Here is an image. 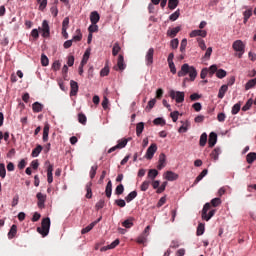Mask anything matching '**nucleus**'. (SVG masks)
Wrapping results in <instances>:
<instances>
[{
	"label": "nucleus",
	"instance_id": "1",
	"mask_svg": "<svg viewBox=\"0 0 256 256\" xmlns=\"http://www.w3.org/2000/svg\"><path fill=\"white\" fill-rule=\"evenodd\" d=\"M185 75H189L190 81H195L197 78V69L193 66H189V64H183L181 70L178 71V77H185Z\"/></svg>",
	"mask_w": 256,
	"mask_h": 256
},
{
	"label": "nucleus",
	"instance_id": "2",
	"mask_svg": "<svg viewBox=\"0 0 256 256\" xmlns=\"http://www.w3.org/2000/svg\"><path fill=\"white\" fill-rule=\"evenodd\" d=\"M49 229H51V219L46 217L42 220L41 227H38L37 231L42 237H47L49 235Z\"/></svg>",
	"mask_w": 256,
	"mask_h": 256
},
{
	"label": "nucleus",
	"instance_id": "3",
	"mask_svg": "<svg viewBox=\"0 0 256 256\" xmlns=\"http://www.w3.org/2000/svg\"><path fill=\"white\" fill-rule=\"evenodd\" d=\"M211 209V203H206L202 209V219L203 221H210L212 217H214L216 210H210ZM210 210V211H209ZM209 211V213H208Z\"/></svg>",
	"mask_w": 256,
	"mask_h": 256
},
{
	"label": "nucleus",
	"instance_id": "4",
	"mask_svg": "<svg viewBox=\"0 0 256 256\" xmlns=\"http://www.w3.org/2000/svg\"><path fill=\"white\" fill-rule=\"evenodd\" d=\"M232 49L236 51L238 59H241V57H243V54L245 53V44L241 40H236L232 44Z\"/></svg>",
	"mask_w": 256,
	"mask_h": 256
},
{
	"label": "nucleus",
	"instance_id": "5",
	"mask_svg": "<svg viewBox=\"0 0 256 256\" xmlns=\"http://www.w3.org/2000/svg\"><path fill=\"white\" fill-rule=\"evenodd\" d=\"M169 95L176 103H183L185 101V92L171 90Z\"/></svg>",
	"mask_w": 256,
	"mask_h": 256
},
{
	"label": "nucleus",
	"instance_id": "6",
	"mask_svg": "<svg viewBox=\"0 0 256 256\" xmlns=\"http://www.w3.org/2000/svg\"><path fill=\"white\" fill-rule=\"evenodd\" d=\"M125 67H127V65L125 64V58L122 54H120L118 56L117 66H114V69L115 71H125Z\"/></svg>",
	"mask_w": 256,
	"mask_h": 256
},
{
	"label": "nucleus",
	"instance_id": "7",
	"mask_svg": "<svg viewBox=\"0 0 256 256\" xmlns=\"http://www.w3.org/2000/svg\"><path fill=\"white\" fill-rule=\"evenodd\" d=\"M155 153H157V144L152 143L146 151V154H145L146 159H149V160L153 159V156L155 155Z\"/></svg>",
	"mask_w": 256,
	"mask_h": 256
},
{
	"label": "nucleus",
	"instance_id": "8",
	"mask_svg": "<svg viewBox=\"0 0 256 256\" xmlns=\"http://www.w3.org/2000/svg\"><path fill=\"white\" fill-rule=\"evenodd\" d=\"M166 165H167V156L165 155V153H161L159 155L157 169L161 171V169H163Z\"/></svg>",
	"mask_w": 256,
	"mask_h": 256
},
{
	"label": "nucleus",
	"instance_id": "9",
	"mask_svg": "<svg viewBox=\"0 0 256 256\" xmlns=\"http://www.w3.org/2000/svg\"><path fill=\"white\" fill-rule=\"evenodd\" d=\"M37 199H38V207L39 209H43L45 207V201H47V195L39 192L36 195Z\"/></svg>",
	"mask_w": 256,
	"mask_h": 256
},
{
	"label": "nucleus",
	"instance_id": "10",
	"mask_svg": "<svg viewBox=\"0 0 256 256\" xmlns=\"http://www.w3.org/2000/svg\"><path fill=\"white\" fill-rule=\"evenodd\" d=\"M153 55H155V49L150 48L145 56L146 65H153Z\"/></svg>",
	"mask_w": 256,
	"mask_h": 256
},
{
	"label": "nucleus",
	"instance_id": "11",
	"mask_svg": "<svg viewBox=\"0 0 256 256\" xmlns=\"http://www.w3.org/2000/svg\"><path fill=\"white\" fill-rule=\"evenodd\" d=\"M70 87V97H75V95H77V93L79 92V84L75 82V80H71Z\"/></svg>",
	"mask_w": 256,
	"mask_h": 256
},
{
	"label": "nucleus",
	"instance_id": "12",
	"mask_svg": "<svg viewBox=\"0 0 256 256\" xmlns=\"http://www.w3.org/2000/svg\"><path fill=\"white\" fill-rule=\"evenodd\" d=\"M208 145L210 148H213L215 145H217V133L211 132L209 134Z\"/></svg>",
	"mask_w": 256,
	"mask_h": 256
},
{
	"label": "nucleus",
	"instance_id": "13",
	"mask_svg": "<svg viewBox=\"0 0 256 256\" xmlns=\"http://www.w3.org/2000/svg\"><path fill=\"white\" fill-rule=\"evenodd\" d=\"M165 179L167 181H177L179 179V174H177L173 171H167L165 173Z\"/></svg>",
	"mask_w": 256,
	"mask_h": 256
},
{
	"label": "nucleus",
	"instance_id": "14",
	"mask_svg": "<svg viewBox=\"0 0 256 256\" xmlns=\"http://www.w3.org/2000/svg\"><path fill=\"white\" fill-rule=\"evenodd\" d=\"M179 31H181V26H177L175 28H169L167 30V36L170 37L171 39H173L174 37H177V33H179Z\"/></svg>",
	"mask_w": 256,
	"mask_h": 256
},
{
	"label": "nucleus",
	"instance_id": "15",
	"mask_svg": "<svg viewBox=\"0 0 256 256\" xmlns=\"http://www.w3.org/2000/svg\"><path fill=\"white\" fill-rule=\"evenodd\" d=\"M99 19H101L99 12L93 11L90 13V21L92 25H97V23H99Z\"/></svg>",
	"mask_w": 256,
	"mask_h": 256
},
{
	"label": "nucleus",
	"instance_id": "16",
	"mask_svg": "<svg viewBox=\"0 0 256 256\" xmlns=\"http://www.w3.org/2000/svg\"><path fill=\"white\" fill-rule=\"evenodd\" d=\"M99 221H101V218H99L98 220L90 223L88 226H86L85 228H83L81 230V234L85 235L86 233H89V231H91L93 229V227H95V225H97V223H99Z\"/></svg>",
	"mask_w": 256,
	"mask_h": 256
},
{
	"label": "nucleus",
	"instance_id": "17",
	"mask_svg": "<svg viewBox=\"0 0 256 256\" xmlns=\"http://www.w3.org/2000/svg\"><path fill=\"white\" fill-rule=\"evenodd\" d=\"M105 193H106V197L108 199H111V195L113 193V183L111 182V180H109L106 185Z\"/></svg>",
	"mask_w": 256,
	"mask_h": 256
},
{
	"label": "nucleus",
	"instance_id": "18",
	"mask_svg": "<svg viewBox=\"0 0 256 256\" xmlns=\"http://www.w3.org/2000/svg\"><path fill=\"white\" fill-rule=\"evenodd\" d=\"M190 37H207L205 30H194L190 33Z\"/></svg>",
	"mask_w": 256,
	"mask_h": 256
},
{
	"label": "nucleus",
	"instance_id": "19",
	"mask_svg": "<svg viewBox=\"0 0 256 256\" xmlns=\"http://www.w3.org/2000/svg\"><path fill=\"white\" fill-rule=\"evenodd\" d=\"M91 187H93V183L92 182H88L85 186L86 189V199H91L93 197V190L91 189Z\"/></svg>",
	"mask_w": 256,
	"mask_h": 256
},
{
	"label": "nucleus",
	"instance_id": "20",
	"mask_svg": "<svg viewBox=\"0 0 256 256\" xmlns=\"http://www.w3.org/2000/svg\"><path fill=\"white\" fill-rule=\"evenodd\" d=\"M42 31H43V34L42 36L43 37H49V23L47 22V20H44L43 23H42Z\"/></svg>",
	"mask_w": 256,
	"mask_h": 256
},
{
	"label": "nucleus",
	"instance_id": "21",
	"mask_svg": "<svg viewBox=\"0 0 256 256\" xmlns=\"http://www.w3.org/2000/svg\"><path fill=\"white\" fill-rule=\"evenodd\" d=\"M32 111L34 113H41V111H43V104H41L39 102H34L32 104Z\"/></svg>",
	"mask_w": 256,
	"mask_h": 256
},
{
	"label": "nucleus",
	"instance_id": "22",
	"mask_svg": "<svg viewBox=\"0 0 256 256\" xmlns=\"http://www.w3.org/2000/svg\"><path fill=\"white\" fill-rule=\"evenodd\" d=\"M221 153V148H215L211 153L210 157L213 159V161L219 160V154Z\"/></svg>",
	"mask_w": 256,
	"mask_h": 256
},
{
	"label": "nucleus",
	"instance_id": "23",
	"mask_svg": "<svg viewBox=\"0 0 256 256\" xmlns=\"http://www.w3.org/2000/svg\"><path fill=\"white\" fill-rule=\"evenodd\" d=\"M229 87L227 85H222L218 92V99H223L225 97V93H227Z\"/></svg>",
	"mask_w": 256,
	"mask_h": 256
},
{
	"label": "nucleus",
	"instance_id": "24",
	"mask_svg": "<svg viewBox=\"0 0 256 256\" xmlns=\"http://www.w3.org/2000/svg\"><path fill=\"white\" fill-rule=\"evenodd\" d=\"M131 138H123L121 140H118V143H117V148L118 149H124V147H127V143H129Z\"/></svg>",
	"mask_w": 256,
	"mask_h": 256
},
{
	"label": "nucleus",
	"instance_id": "25",
	"mask_svg": "<svg viewBox=\"0 0 256 256\" xmlns=\"http://www.w3.org/2000/svg\"><path fill=\"white\" fill-rule=\"evenodd\" d=\"M41 151H43V146L37 144L36 147L32 150V157H39Z\"/></svg>",
	"mask_w": 256,
	"mask_h": 256
},
{
	"label": "nucleus",
	"instance_id": "26",
	"mask_svg": "<svg viewBox=\"0 0 256 256\" xmlns=\"http://www.w3.org/2000/svg\"><path fill=\"white\" fill-rule=\"evenodd\" d=\"M15 235H17V225L13 224L8 232V239L15 238Z\"/></svg>",
	"mask_w": 256,
	"mask_h": 256
},
{
	"label": "nucleus",
	"instance_id": "27",
	"mask_svg": "<svg viewBox=\"0 0 256 256\" xmlns=\"http://www.w3.org/2000/svg\"><path fill=\"white\" fill-rule=\"evenodd\" d=\"M145 129V123L139 122L136 125V135L137 137H141V133H143V130Z\"/></svg>",
	"mask_w": 256,
	"mask_h": 256
},
{
	"label": "nucleus",
	"instance_id": "28",
	"mask_svg": "<svg viewBox=\"0 0 256 256\" xmlns=\"http://www.w3.org/2000/svg\"><path fill=\"white\" fill-rule=\"evenodd\" d=\"M157 175H159V171H157V169H150L148 171V179H151V181H155Z\"/></svg>",
	"mask_w": 256,
	"mask_h": 256
},
{
	"label": "nucleus",
	"instance_id": "29",
	"mask_svg": "<svg viewBox=\"0 0 256 256\" xmlns=\"http://www.w3.org/2000/svg\"><path fill=\"white\" fill-rule=\"evenodd\" d=\"M246 161L251 165L254 161H256V153L255 152H250L246 156Z\"/></svg>",
	"mask_w": 256,
	"mask_h": 256
},
{
	"label": "nucleus",
	"instance_id": "30",
	"mask_svg": "<svg viewBox=\"0 0 256 256\" xmlns=\"http://www.w3.org/2000/svg\"><path fill=\"white\" fill-rule=\"evenodd\" d=\"M42 139L44 143H47V141H49V125L44 126Z\"/></svg>",
	"mask_w": 256,
	"mask_h": 256
},
{
	"label": "nucleus",
	"instance_id": "31",
	"mask_svg": "<svg viewBox=\"0 0 256 256\" xmlns=\"http://www.w3.org/2000/svg\"><path fill=\"white\" fill-rule=\"evenodd\" d=\"M136 197H137V191L134 190L125 197V201L126 203H131V201H133V199H135Z\"/></svg>",
	"mask_w": 256,
	"mask_h": 256
},
{
	"label": "nucleus",
	"instance_id": "32",
	"mask_svg": "<svg viewBox=\"0 0 256 256\" xmlns=\"http://www.w3.org/2000/svg\"><path fill=\"white\" fill-rule=\"evenodd\" d=\"M117 245H119V239H116L110 245L101 248V251H107L108 249H115Z\"/></svg>",
	"mask_w": 256,
	"mask_h": 256
},
{
	"label": "nucleus",
	"instance_id": "33",
	"mask_svg": "<svg viewBox=\"0 0 256 256\" xmlns=\"http://www.w3.org/2000/svg\"><path fill=\"white\" fill-rule=\"evenodd\" d=\"M200 147H205L207 145V133H202L199 140Z\"/></svg>",
	"mask_w": 256,
	"mask_h": 256
},
{
	"label": "nucleus",
	"instance_id": "34",
	"mask_svg": "<svg viewBox=\"0 0 256 256\" xmlns=\"http://www.w3.org/2000/svg\"><path fill=\"white\" fill-rule=\"evenodd\" d=\"M179 5V0H168V8L173 11V9H177V6Z\"/></svg>",
	"mask_w": 256,
	"mask_h": 256
},
{
	"label": "nucleus",
	"instance_id": "35",
	"mask_svg": "<svg viewBox=\"0 0 256 256\" xmlns=\"http://www.w3.org/2000/svg\"><path fill=\"white\" fill-rule=\"evenodd\" d=\"M255 85H256V78L249 80L245 85L246 91H249V89H253Z\"/></svg>",
	"mask_w": 256,
	"mask_h": 256
},
{
	"label": "nucleus",
	"instance_id": "36",
	"mask_svg": "<svg viewBox=\"0 0 256 256\" xmlns=\"http://www.w3.org/2000/svg\"><path fill=\"white\" fill-rule=\"evenodd\" d=\"M120 51H121V46H119V43H115L113 48H112V55L114 57H117V55H119Z\"/></svg>",
	"mask_w": 256,
	"mask_h": 256
},
{
	"label": "nucleus",
	"instance_id": "37",
	"mask_svg": "<svg viewBox=\"0 0 256 256\" xmlns=\"http://www.w3.org/2000/svg\"><path fill=\"white\" fill-rule=\"evenodd\" d=\"M253 15V10L248 9L244 11L243 16H244V23H247L249 21V18Z\"/></svg>",
	"mask_w": 256,
	"mask_h": 256
},
{
	"label": "nucleus",
	"instance_id": "38",
	"mask_svg": "<svg viewBox=\"0 0 256 256\" xmlns=\"http://www.w3.org/2000/svg\"><path fill=\"white\" fill-rule=\"evenodd\" d=\"M137 243H139V245H145V243H147V235L145 234H141L138 238H137Z\"/></svg>",
	"mask_w": 256,
	"mask_h": 256
},
{
	"label": "nucleus",
	"instance_id": "39",
	"mask_svg": "<svg viewBox=\"0 0 256 256\" xmlns=\"http://www.w3.org/2000/svg\"><path fill=\"white\" fill-rule=\"evenodd\" d=\"M203 233H205V224L200 223L197 227L196 235L200 237V235H203Z\"/></svg>",
	"mask_w": 256,
	"mask_h": 256
},
{
	"label": "nucleus",
	"instance_id": "40",
	"mask_svg": "<svg viewBox=\"0 0 256 256\" xmlns=\"http://www.w3.org/2000/svg\"><path fill=\"white\" fill-rule=\"evenodd\" d=\"M78 121L81 123V125H87V116L83 113L78 114Z\"/></svg>",
	"mask_w": 256,
	"mask_h": 256
},
{
	"label": "nucleus",
	"instance_id": "41",
	"mask_svg": "<svg viewBox=\"0 0 256 256\" xmlns=\"http://www.w3.org/2000/svg\"><path fill=\"white\" fill-rule=\"evenodd\" d=\"M218 69H217V65H211L209 68H208V75L209 77H213V75H215V73H217Z\"/></svg>",
	"mask_w": 256,
	"mask_h": 256
},
{
	"label": "nucleus",
	"instance_id": "42",
	"mask_svg": "<svg viewBox=\"0 0 256 256\" xmlns=\"http://www.w3.org/2000/svg\"><path fill=\"white\" fill-rule=\"evenodd\" d=\"M216 77H218V79H224V77H227V71L218 69L216 72Z\"/></svg>",
	"mask_w": 256,
	"mask_h": 256
},
{
	"label": "nucleus",
	"instance_id": "43",
	"mask_svg": "<svg viewBox=\"0 0 256 256\" xmlns=\"http://www.w3.org/2000/svg\"><path fill=\"white\" fill-rule=\"evenodd\" d=\"M81 39H83V34L81 33L80 29L76 30V35L73 36L72 41H81Z\"/></svg>",
	"mask_w": 256,
	"mask_h": 256
},
{
	"label": "nucleus",
	"instance_id": "44",
	"mask_svg": "<svg viewBox=\"0 0 256 256\" xmlns=\"http://www.w3.org/2000/svg\"><path fill=\"white\" fill-rule=\"evenodd\" d=\"M239 111H241V103H236L233 107H232V115H237V113H239Z\"/></svg>",
	"mask_w": 256,
	"mask_h": 256
},
{
	"label": "nucleus",
	"instance_id": "45",
	"mask_svg": "<svg viewBox=\"0 0 256 256\" xmlns=\"http://www.w3.org/2000/svg\"><path fill=\"white\" fill-rule=\"evenodd\" d=\"M151 185V181L149 180H145L141 186H140V190L141 191H147V189H149V186Z\"/></svg>",
	"mask_w": 256,
	"mask_h": 256
},
{
	"label": "nucleus",
	"instance_id": "46",
	"mask_svg": "<svg viewBox=\"0 0 256 256\" xmlns=\"http://www.w3.org/2000/svg\"><path fill=\"white\" fill-rule=\"evenodd\" d=\"M6 175H7V170L5 169V164L1 163L0 164V177L2 179H5Z\"/></svg>",
	"mask_w": 256,
	"mask_h": 256
},
{
	"label": "nucleus",
	"instance_id": "47",
	"mask_svg": "<svg viewBox=\"0 0 256 256\" xmlns=\"http://www.w3.org/2000/svg\"><path fill=\"white\" fill-rule=\"evenodd\" d=\"M97 169H99V166H97V165H94L91 167V170H90V178L91 179H95V176L97 175Z\"/></svg>",
	"mask_w": 256,
	"mask_h": 256
},
{
	"label": "nucleus",
	"instance_id": "48",
	"mask_svg": "<svg viewBox=\"0 0 256 256\" xmlns=\"http://www.w3.org/2000/svg\"><path fill=\"white\" fill-rule=\"evenodd\" d=\"M88 31L93 35V33H97V31H99V26H97V24H92L89 26Z\"/></svg>",
	"mask_w": 256,
	"mask_h": 256
},
{
	"label": "nucleus",
	"instance_id": "49",
	"mask_svg": "<svg viewBox=\"0 0 256 256\" xmlns=\"http://www.w3.org/2000/svg\"><path fill=\"white\" fill-rule=\"evenodd\" d=\"M89 55H91V53L89 51H86L83 55L81 64L82 65H87V61H89Z\"/></svg>",
	"mask_w": 256,
	"mask_h": 256
},
{
	"label": "nucleus",
	"instance_id": "50",
	"mask_svg": "<svg viewBox=\"0 0 256 256\" xmlns=\"http://www.w3.org/2000/svg\"><path fill=\"white\" fill-rule=\"evenodd\" d=\"M179 15H181V13L179 12V10H176L174 13L170 15V21H177V19H179Z\"/></svg>",
	"mask_w": 256,
	"mask_h": 256
},
{
	"label": "nucleus",
	"instance_id": "51",
	"mask_svg": "<svg viewBox=\"0 0 256 256\" xmlns=\"http://www.w3.org/2000/svg\"><path fill=\"white\" fill-rule=\"evenodd\" d=\"M124 191H125V187L123 186V184L118 185L115 189L116 195H123Z\"/></svg>",
	"mask_w": 256,
	"mask_h": 256
},
{
	"label": "nucleus",
	"instance_id": "52",
	"mask_svg": "<svg viewBox=\"0 0 256 256\" xmlns=\"http://www.w3.org/2000/svg\"><path fill=\"white\" fill-rule=\"evenodd\" d=\"M41 63L43 67H47V65H49V58L45 54H42L41 56Z\"/></svg>",
	"mask_w": 256,
	"mask_h": 256
},
{
	"label": "nucleus",
	"instance_id": "53",
	"mask_svg": "<svg viewBox=\"0 0 256 256\" xmlns=\"http://www.w3.org/2000/svg\"><path fill=\"white\" fill-rule=\"evenodd\" d=\"M52 69L53 71H59L61 69V62L59 60L54 61Z\"/></svg>",
	"mask_w": 256,
	"mask_h": 256
},
{
	"label": "nucleus",
	"instance_id": "54",
	"mask_svg": "<svg viewBox=\"0 0 256 256\" xmlns=\"http://www.w3.org/2000/svg\"><path fill=\"white\" fill-rule=\"evenodd\" d=\"M197 41L200 49H202V51H205V49H207V45H205V40L197 38Z\"/></svg>",
	"mask_w": 256,
	"mask_h": 256
},
{
	"label": "nucleus",
	"instance_id": "55",
	"mask_svg": "<svg viewBox=\"0 0 256 256\" xmlns=\"http://www.w3.org/2000/svg\"><path fill=\"white\" fill-rule=\"evenodd\" d=\"M154 125H161V127L165 126V119L163 118H156L153 121Z\"/></svg>",
	"mask_w": 256,
	"mask_h": 256
},
{
	"label": "nucleus",
	"instance_id": "56",
	"mask_svg": "<svg viewBox=\"0 0 256 256\" xmlns=\"http://www.w3.org/2000/svg\"><path fill=\"white\" fill-rule=\"evenodd\" d=\"M212 207H219L221 205V198H213L211 200Z\"/></svg>",
	"mask_w": 256,
	"mask_h": 256
},
{
	"label": "nucleus",
	"instance_id": "57",
	"mask_svg": "<svg viewBox=\"0 0 256 256\" xmlns=\"http://www.w3.org/2000/svg\"><path fill=\"white\" fill-rule=\"evenodd\" d=\"M170 117L174 123H177V119H179V111L170 113Z\"/></svg>",
	"mask_w": 256,
	"mask_h": 256
},
{
	"label": "nucleus",
	"instance_id": "58",
	"mask_svg": "<svg viewBox=\"0 0 256 256\" xmlns=\"http://www.w3.org/2000/svg\"><path fill=\"white\" fill-rule=\"evenodd\" d=\"M69 29V17L64 18L62 22V30Z\"/></svg>",
	"mask_w": 256,
	"mask_h": 256
},
{
	"label": "nucleus",
	"instance_id": "59",
	"mask_svg": "<svg viewBox=\"0 0 256 256\" xmlns=\"http://www.w3.org/2000/svg\"><path fill=\"white\" fill-rule=\"evenodd\" d=\"M170 47H172L173 49H177L179 47V39L175 38L171 40Z\"/></svg>",
	"mask_w": 256,
	"mask_h": 256
},
{
	"label": "nucleus",
	"instance_id": "60",
	"mask_svg": "<svg viewBox=\"0 0 256 256\" xmlns=\"http://www.w3.org/2000/svg\"><path fill=\"white\" fill-rule=\"evenodd\" d=\"M122 225L125 227V229H131L133 227V221L131 220H125Z\"/></svg>",
	"mask_w": 256,
	"mask_h": 256
},
{
	"label": "nucleus",
	"instance_id": "61",
	"mask_svg": "<svg viewBox=\"0 0 256 256\" xmlns=\"http://www.w3.org/2000/svg\"><path fill=\"white\" fill-rule=\"evenodd\" d=\"M38 3L40 11H45V8L47 7V0H40Z\"/></svg>",
	"mask_w": 256,
	"mask_h": 256
},
{
	"label": "nucleus",
	"instance_id": "62",
	"mask_svg": "<svg viewBox=\"0 0 256 256\" xmlns=\"http://www.w3.org/2000/svg\"><path fill=\"white\" fill-rule=\"evenodd\" d=\"M96 209L99 211V209H103L105 207V200H99L96 205Z\"/></svg>",
	"mask_w": 256,
	"mask_h": 256
},
{
	"label": "nucleus",
	"instance_id": "63",
	"mask_svg": "<svg viewBox=\"0 0 256 256\" xmlns=\"http://www.w3.org/2000/svg\"><path fill=\"white\" fill-rule=\"evenodd\" d=\"M186 48H187V39L184 38L181 41V44H180V51H181V53H183V51H185Z\"/></svg>",
	"mask_w": 256,
	"mask_h": 256
},
{
	"label": "nucleus",
	"instance_id": "64",
	"mask_svg": "<svg viewBox=\"0 0 256 256\" xmlns=\"http://www.w3.org/2000/svg\"><path fill=\"white\" fill-rule=\"evenodd\" d=\"M115 203L118 205V207H125V205H127V203L123 199L115 200Z\"/></svg>",
	"mask_w": 256,
	"mask_h": 256
}]
</instances>
